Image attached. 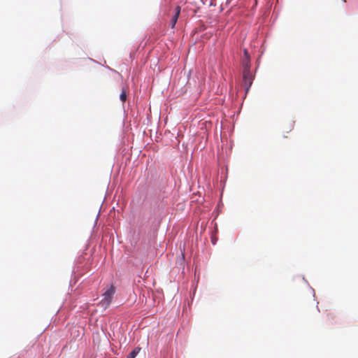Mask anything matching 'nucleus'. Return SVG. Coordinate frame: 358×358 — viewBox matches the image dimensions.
I'll use <instances>...</instances> for the list:
<instances>
[{
  "label": "nucleus",
  "mask_w": 358,
  "mask_h": 358,
  "mask_svg": "<svg viewBox=\"0 0 358 358\" xmlns=\"http://www.w3.org/2000/svg\"><path fill=\"white\" fill-rule=\"evenodd\" d=\"M254 76L250 70L243 71V85L246 92L249 90L252 84Z\"/></svg>",
  "instance_id": "f03ea898"
},
{
  "label": "nucleus",
  "mask_w": 358,
  "mask_h": 358,
  "mask_svg": "<svg viewBox=\"0 0 358 358\" xmlns=\"http://www.w3.org/2000/svg\"><path fill=\"white\" fill-rule=\"evenodd\" d=\"M294 122H290L283 126V133H289L294 129Z\"/></svg>",
  "instance_id": "39448f33"
},
{
  "label": "nucleus",
  "mask_w": 358,
  "mask_h": 358,
  "mask_svg": "<svg viewBox=\"0 0 358 358\" xmlns=\"http://www.w3.org/2000/svg\"><path fill=\"white\" fill-rule=\"evenodd\" d=\"M141 350V348H136L130 352V354L127 356V358H135L136 355L139 353Z\"/></svg>",
  "instance_id": "423d86ee"
},
{
  "label": "nucleus",
  "mask_w": 358,
  "mask_h": 358,
  "mask_svg": "<svg viewBox=\"0 0 358 358\" xmlns=\"http://www.w3.org/2000/svg\"><path fill=\"white\" fill-rule=\"evenodd\" d=\"M344 1H345V0H344Z\"/></svg>",
  "instance_id": "6e6552de"
},
{
  "label": "nucleus",
  "mask_w": 358,
  "mask_h": 358,
  "mask_svg": "<svg viewBox=\"0 0 358 358\" xmlns=\"http://www.w3.org/2000/svg\"><path fill=\"white\" fill-rule=\"evenodd\" d=\"M180 6H176V8H175V13H174V15L172 17L171 20V28H174L176 22H177V20L178 19V17L180 15Z\"/></svg>",
  "instance_id": "20e7f679"
},
{
  "label": "nucleus",
  "mask_w": 358,
  "mask_h": 358,
  "mask_svg": "<svg viewBox=\"0 0 358 358\" xmlns=\"http://www.w3.org/2000/svg\"><path fill=\"white\" fill-rule=\"evenodd\" d=\"M120 98V100L123 102H124L126 101V99H127L126 90L122 89Z\"/></svg>",
  "instance_id": "0eeeda50"
},
{
  "label": "nucleus",
  "mask_w": 358,
  "mask_h": 358,
  "mask_svg": "<svg viewBox=\"0 0 358 358\" xmlns=\"http://www.w3.org/2000/svg\"><path fill=\"white\" fill-rule=\"evenodd\" d=\"M244 55L242 59V66L243 71L250 70V59L248 52L246 49L243 51Z\"/></svg>",
  "instance_id": "7ed1b4c3"
},
{
  "label": "nucleus",
  "mask_w": 358,
  "mask_h": 358,
  "mask_svg": "<svg viewBox=\"0 0 358 358\" xmlns=\"http://www.w3.org/2000/svg\"><path fill=\"white\" fill-rule=\"evenodd\" d=\"M115 287L111 285L103 294V299L100 301V305L106 308L111 303L113 296L115 294Z\"/></svg>",
  "instance_id": "f257e3e1"
}]
</instances>
